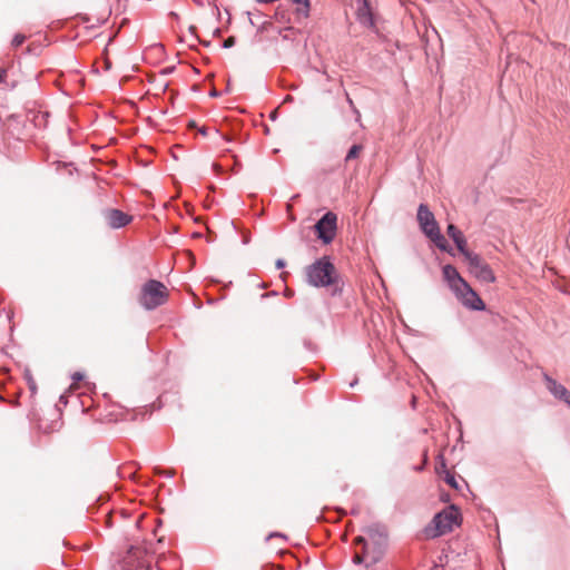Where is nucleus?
Segmentation results:
<instances>
[{
  "instance_id": "f257e3e1",
  "label": "nucleus",
  "mask_w": 570,
  "mask_h": 570,
  "mask_svg": "<svg viewBox=\"0 0 570 570\" xmlns=\"http://www.w3.org/2000/svg\"><path fill=\"white\" fill-rule=\"evenodd\" d=\"M364 533L354 539L353 562L368 568L382 560L387 547V534L379 527H368Z\"/></svg>"
},
{
  "instance_id": "f03ea898",
  "label": "nucleus",
  "mask_w": 570,
  "mask_h": 570,
  "mask_svg": "<svg viewBox=\"0 0 570 570\" xmlns=\"http://www.w3.org/2000/svg\"><path fill=\"white\" fill-rule=\"evenodd\" d=\"M335 266L324 256L309 265L306 269L307 282L315 287H325L334 284Z\"/></svg>"
},
{
  "instance_id": "7ed1b4c3",
  "label": "nucleus",
  "mask_w": 570,
  "mask_h": 570,
  "mask_svg": "<svg viewBox=\"0 0 570 570\" xmlns=\"http://www.w3.org/2000/svg\"><path fill=\"white\" fill-rule=\"evenodd\" d=\"M168 298L166 286L156 279L146 282L139 295V303L147 311H153L158 306L165 304Z\"/></svg>"
},
{
  "instance_id": "20e7f679",
  "label": "nucleus",
  "mask_w": 570,
  "mask_h": 570,
  "mask_svg": "<svg viewBox=\"0 0 570 570\" xmlns=\"http://www.w3.org/2000/svg\"><path fill=\"white\" fill-rule=\"evenodd\" d=\"M432 523L434 525L432 537H439L451 532L454 527L460 525V511L454 505H450L443 511L436 513Z\"/></svg>"
},
{
  "instance_id": "39448f33",
  "label": "nucleus",
  "mask_w": 570,
  "mask_h": 570,
  "mask_svg": "<svg viewBox=\"0 0 570 570\" xmlns=\"http://www.w3.org/2000/svg\"><path fill=\"white\" fill-rule=\"evenodd\" d=\"M468 263V268L479 282L483 284H491L495 282V276L490 265L484 262L480 255L471 252L466 253L464 257Z\"/></svg>"
},
{
  "instance_id": "423d86ee",
  "label": "nucleus",
  "mask_w": 570,
  "mask_h": 570,
  "mask_svg": "<svg viewBox=\"0 0 570 570\" xmlns=\"http://www.w3.org/2000/svg\"><path fill=\"white\" fill-rule=\"evenodd\" d=\"M337 216L333 212H327L323 217L315 224V230L317 237L324 243L330 244L333 242L336 235L337 228Z\"/></svg>"
},
{
  "instance_id": "0eeeda50",
  "label": "nucleus",
  "mask_w": 570,
  "mask_h": 570,
  "mask_svg": "<svg viewBox=\"0 0 570 570\" xmlns=\"http://www.w3.org/2000/svg\"><path fill=\"white\" fill-rule=\"evenodd\" d=\"M455 297L461 302V304L471 309V311H483L485 309V304L481 299V297L472 289V287L465 283L460 287L459 291L453 293Z\"/></svg>"
},
{
  "instance_id": "6e6552de",
  "label": "nucleus",
  "mask_w": 570,
  "mask_h": 570,
  "mask_svg": "<svg viewBox=\"0 0 570 570\" xmlns=\"http://www.w3.org/2000/svg\"><path fill=\"white\" fill-rule=\"evenodd\" d=\"M417 222L423 234L429 237L439 230V224L435 220L433 213L429 209L428 205L420 204L417 208Z\"/></svg>"
},
{
  "instance_id": "1a4fd4ad",
  "label": "nucleus",
  "mask_w": 570,
  "mask_h": 570,
  "mask_svg": "<svg viewBox=\"0 0 570 570\" xmlns=\"http://www.w3.org/2000/svg\"><path fill=\"white\" fill-rule=\"evenodd\" d=\"M356 20L363 27L375 28V20L368 0H357Z\"/></svg>"
},
{
  "instance_id": "9d476101",
  "label": "nucleus",
  "mask_w": 570,
  "mask_h": 570,
  "mask_svg": "<svg viewBox=\"0 0 570 570\" xmlns=\"http://www.w3.org/2000/svg\"><path fill=\"white\" fill-rule=\"evenodd\" d=\"M107 224L112 229H118L128 225L132 217L119 209H107L104 213Z\"/></svg>"
},
{
  "instance_id": "9b49d317",
  "label": "nucleus",
  "mask_w": 570,
  "mask_h": 570,
  "mask_svg": "<svg viewBox=\"0 0 570 570\" xmlns=\"http://www.w3.org/2000/svg\"><path fill=\"white\" fill-rule=\"evenodd\" d=\"M442 273L444 281L453 293L459 291L460 287L466 283V281L459 274L458 269L450 264L443 266Z\"/></svg>"
},
{
  "instance_id": "f8f14e48",
  "label": "nucleus",
  "mask_w": 570,
  "mask_h": 570,
  "mask_svg": "<svg viewBox=\"0 0 570 570\" xmlns=\"http://www.w3.org/2000/svg\"><path fill=\"white\" fill-rule=\"evenodd\" d=\"M543 380L546 382L548 391L553 395V397L563 403H567V401L570 397V391L564 385L557 382L548 374L543 375Z\"/></svg>"
},
{
  "instance_id": "ddd939ff",
  "label": "nucleus",
  "mask_w": 570,
  "mask_h": 570,
  "mask_svg": "<svg viewBox=\"0 0 570 570\" xmlns=\"http://www.w3.org/2000/svg\"><path fill=\"white\" fill-rule=\"evenodd\" d=\"M446 233L449 235L450 238H452V240L454 242L456 248L459 249V252L465 257L466 256V253H471L468 248H466V239L464 237V235L462 234V232L460 229H458L453 224H450L446 228Z\"/></svg>"
},
{
  "instance_id": "4468645a",
  "label": "nucleus",
  "mask_w": 570,
  "mask_h": 570,
  "mask_svg": "<svg viewBox=\"0 0 570 570\" xmlns=\"http://www.w3.org/2000/svg\"><path fill=\"white\" fill-rule=\"evenodd\" d=\"M429 238L435 244V246L446 253L452 254V247L449 245L445 237L441 234L440 229L435 230L432 236H429Z\"/></svg>"
},
{
  "instance_id": "2eb2a0df",
  "label": "nucleus",
  "mask_w": 570,
  "mask_h": 570,
  "mask_svg": "<svg viewBox=\"0 0 570 570\" xmlns=\"http://www.w3.org/2000/svg\"><path fill=\"white\" fill-rule=\"evenodd\" d=\"M294 4H297L299 6L297 8V13L298 14H302L303 17H308V13H309V8H311V2L309 0H291Z\"/></svg>"
},
{
  "instance_id": "dca6fc26",
  "label": "nucleus",
  "mask_w": 570,
  "mask_h": 570,
  "mask_svg": "<svg viewBox=\"0 0 570 570\" xmlns=\"http://www.w3.org/2000/svg\"><path fill=\"white\" fill-rule=\"evenodd\" d=\"M362 150H363V146L362 145H357V144L353 145L348 149V151H347V154L345 156V161L347 163L350 160H353V159L357 158Z\"/></svg>"
},
{
  "instance_id": "f3484780",
  "label": "nucleus",
  "mask_w": 570,
  "mask_h": 570,
  "mask_svg": "<svg viewBox=\"0 0 570 570\" xmlns=\"http://www.w3.org/2000/svg\"><path fill=\"white\" fill-rule=\"evenodd\" d=\"M26 40V37L21 33H17L14 35L12 41H11V45L12 47L17 48L19 46H21Z\"/></svg>"
},
{
  "instance_id": "a211bd4d",
  "label": "nucleus",
  "mask_w": 570,
  "mask_h": 570,
  "mask_svg": "<svg viewBox=\"0 0 570 570\" xmlns=\"http://www.w3.org/2000/svg\"><path fill=\"white\" fill-rule=\"evenodd\" d=\"M444 480H445V482H446L450 487H452V488H454V489H458V488H459L458 482H456V480H455V476H454V475H452L450 472H446V475H445V479H444Z\"/></svg>"
},
{
  "instance_id": "6ab92c4d",
  "label": "nucleus",
  "mask_w": 570,
  "mask_h": 570,
  "mask_svg": "<svg viewBox=\"0 0 570 570\" xmlns=\"http://www.w3.org/2000/svg\"><path fill=\"white\" fill-rule=\"evenodd\" d=\"M235 42H236L235 37H228V38L223 42V47H224L225 49H229V48H232V47H234V46H235Z\"/></svg>"
},
{
  "instance_id": "aec40b11",
  "label": "nucleus",
  "mask_w": 570,
  "mask_h": 570,
  "mask_svg": "<svg viewBox=\"0 0 570 570\" xmlns=\"http://www.w3.org/2000/svg\"><path fill=\"white\" fill-rule=\"evenodd\" d=\"M71 379L75 381V382H78V381H81L83 379V374L80 373V372H75L72 375H71Z\"/></svg>"
},
{
  "instance_id": "412c9836",
  "label": "nucleus",
  "mask_w": 570,
  "mask_h": 570,
  "mask_svg": "<svg viewBox=\"0 0 570 570\" xmlns=\"http://www.w3.org/2000/svg\"><path fill=\"white\" fill-rule=\"evenodd\" d=\"M351 110H352V111H353V114L355 115V120H356L357 122H360V120H361V112H360V110H358L356 107L352 108Z\"/></svg>"
},
{
  "instance_id": "4be33fe9",
  "label": "nucleus",
  "mask_w": 570,
  "mask_h": 570,
  "mask_svg": "<svg viewBox=\"0 0 570 570\" xmlns=\"http://www.w3.org/2000/svg\"><path fill=\"white\" fill-rule=\"evenodd\" d=\"M277 269H282L285 267V261L282 258H278L275 263Z\"/></svg>"
},
{
  "instance_id": "5701e85b",
  "label": "nucleus",
  "mask_w": 570,
  "mask_h": 570,
  "mask_svg": "<svg viewBox=\"0 0 570 570\" xmlns=\"http://www.w3.org/2000/svg\"><path fill=\"white\" fill-rule=\"evenodd\" d=\"M346 101L351 109L355 107V105L348 94H346Z\"/></svg>"
},
{
  "instance_id": "b1692460",
  "label": "nucleus",
  "mask_w": 570,
  "mask_h": 570,
  "mask_svg": "<svg viewBox=\"0 0 570 570\" xmlns=\"http://www.w3.org/2000/svg\"><path fill=\"white\" fill-rule=\"evenodd\" d=\"M273 537H279V538H283V539H285V538H286L283 533H279V532L271 533V534L268 535V539H269V538H273Z\"/></svg>"
},
{
  "instance_id": "393cba45",
  "label": "nucleus",
  "mask_w": 570,
  "mask_h": 570,
  "mask_svg": "<svg viewBox=\"0 0 570 570\" xmlns=\"http://www.w3.org/2000/svg\"><path fill=\"white\" fill-rule=\"evenodd\" d=\"M209 95L212 97H218L220 94L216 89H213Z\"/></svg>"
},
{
  "instance_id": "a878e982",
  "label": "nucleus",
  "mask_w": 570,
  "mask_h": 570,
  "mask_svg": "<svg viewBox=\"0 0 570 570\" xmlns=\"http://www.w3.org/2000/svg\"><path fill=\"white\" fill-rule=\"evenodd\" d=\"M199 132H200L202 135H204V136L207 134L205 128H202V129L199 130Z\"/></svg>"
},
{
  "instance_id": "bb28decb",
  "label": "nucleus",
  "mask_w": 570,
  "mask_h": 570,
  "mask_svg": "<svg viewBox=\"0 0 570 570\" xmlns=\"http://www.w3.org/2000/svg\"><path fill=\"white\" fill-rule=\"evenodd\" d=\"M30 389H31L32 391H36V386H35L33 384H32V385H30Z\"/></svg>"
},
{
  "instance_id": "cd10ccee",
  "label": "nucleus",
  "mask_w": 570,
  "mask_h": 570,
  "mask_svg": "<svg viewBox=\"0 0 570 570\" xmlns=\"http://www.w3.org/2000/svg\"><path fill=\"white\" fill-rule=\"evenodd\" d=\"M355 384H356V381H355V382H352V383L350 384V386H351V387H353Z\"/></svg>"
},
{
  "instance_id": "c85d7f7f",
  "label": "nucleus",
  "mask_w": 570,
  "mask_h": 570,
  "mask_svg": "<svg viewBox=\"0 0 570 570\" xmlns=\"http://www.w3.org/2000/svg\"><path fill=\"white\" fill-rule=\"evenodd\" d=\"M566 404L570 407V396Z\"/></svg>"
},
{
  "instance_id": "c756f323",
  "label": "nucleus",
  "mask_w": 570,
  "mask_h": 570,
  "mask_svg": "<svg viewBox=\"0 0 570 570\" xmlns=\"http://www.w3.org/2000/svg\"><path fill=\"white\" fill-rule=\"evenodd\" d=\"M271 118H272V119H275V118H276V115H275V114H272Z\"/></svg>"
}]
</instances>
